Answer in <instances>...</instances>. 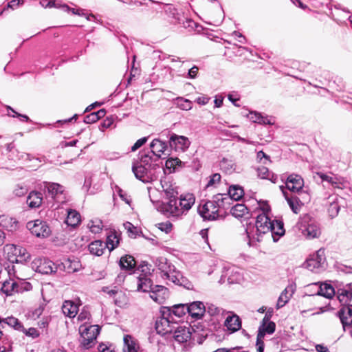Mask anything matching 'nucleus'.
<instances>
[{
    "mask_svg": "<svg viewBox=\"0 0 352 352\" xmlns=\"http://www.w3.org/2000/svg\"><path fill=\"white\" fill-rule=\"evenodd\" d=\"M195 201V198L192 194H183L179 199H172L164 204L163 212L168 217L177 219L186 215Z\"/></svg>",
    "mask_w": 352,
    "mask_h": 352,
    "instance_id": "obj_1",
    "label": "nucleus"
},
{
    "mask_svg": "<svg viewBox=\"0 0 352 352\" xmlns=\"http://www.w3.org/2000/svg\"><path fill=\"white\" fill-rule=\"evenodd\" d=\"M223 194H218L212 201H206L198 208V212L205 220H215L218 217V208L223 207Z\"/></svg>",
    "mask_w": 352,
    "mask_h": 352,
    "instance_id": "obj_2",
    "label": "nucleus"
},
{
    "mask_svg": "<svg viewBox=\"0 0 352 352\" xmlns=\"http://www.w3.org/2000/svg\"><path fill=\"white\" fill-rule=\"evenodd\" d=\"M98 325H81L79 327L80 343L85 349H89L95 344L97 336L100 332Z\"/></svg>",
    "mask_w": 352,
    "mask_h": 352,
    "instance_id": "obj_3",
    "label": "nucleus"
},
{
    "mask_svg": "<svg viewBox=\"0 0 352 352\" xmlns=\"http://www.w3.org/2000/svg\"><path fill=\"white\" fill-rule=\"evenodd\" d=\"M8 254V259L12 263H24L30 258V254L25 248L14 245L6 246Z\"/></svg>",
    "mask_w": 352,
    "mask_h": 352,
    "instance_id": "obj_4",
    "label": "nucleus"
},
{
    "mask_svg": "<svg viewBox=\"0 0 352 352\" xmlns=\"http://www.w3.org/2000/svg\"><path fill=\"white\" fill-rule=\"evenodd\" d=\"M325 260L324 250L320 249L306 260L304 266L311 272H319L324 267Z\"/></svg>",
    "mask_w": 352,
    "mask_h": 352,
    "instance_id": "obj_5",
    "label": "nucleus"
},
{
    "mask_svg": "<svg viewBox=\"0 0 352 352\" xmlns=\"http://www.w3.org/2000/svg\"><path fill=\"white\" fill-rule=\"evenodd\" d=\"M28 229L37 237L45 238L50 235L51 230L45 221L36 219L27 223Z\"/></svg>",
    "mask_w": 352,
    "mask_h": 352,
    "instance_id": "obj_6",
    "label": "nucleus"
},
{
    "mask_svg": "<svg viewBox=\"0 0 352 352\" xmlns=\"http://www.w3.org/2000/svg\"><path fill=\"white\" fill-rule=\"evenodd\" d=\"M58 267L55 266L54 263L48 259L37 258L32 263V268L36 272L43 274H49L56 272Z\"/></svg>",
    "mask_w": 352,
    "mask_h": 352,
    "instance_id": "obj_7",
    "label": "nucleus"
},
{
    "mask_svg": "<svg viewBox=\"0 0 352 352\" xmlns=\"http://www.w3.org/2000/svg\"><path fill=\"white\" fill-rule=\"evenodd\" d=\"M226 279L229 284L237 283L242 279V276L238 268L235 266L224 267L220 281L225 283Z\"/></svg>",
    "mask_w": 352,
    "mask_h": 352,
    "instance_id": "obj_8",
    "label": "nucleus"
},
{
    "mask_svg": "<svg viewBox=\"0 0 352 352\" xmlns=\"http://www.w3.org/2000/svg\"><path fill=\"white\" fill-rule=\"evenodd\" d=\"M132 171L135 177L144 183H148L153 180V170L146 166H144L138 162L134 163L132 166Z\"/></svg>",
    "mask_w": 352,
    "mask_h": 352,
    "instance_id": "obj_9",
    "label": "nucleus"
},
{
    "mask_svg": "<svg viewBox=\"0 0 352 352\" xmlns=\"http://www.w3.org/2000/svg\"><path fill=\"white\" fill-rule=\"evenodd\" d=\"M272 221L265 213H262L257 216L256 221V234L258 236L256 240L259 241V236L270 232L272 228Z\"/></svg>",
    "mask_w": 352,
    "mask_h": 352,
    "instance_id": "obj_10",
    "label": "nucleus"
},
{
    "mask_svg": "<svg viewBox=\"0 0 352 352\" xmlns=\"http://www.w3.org/2000/svg\"><path fill=\"white\" fill-rule=\"evenodd\" d=\"M161 186L168 201L176 199L178 195V188L175 183L169 177H164L160 180Z\"/></svg>",
    "mask_w": 352,
    "mask_h": 352,
    "instance_id": "obj_11",
    "label": "nucleus"
},
{
    "mask_svg": "<svg viewBox=\"0 0 352 352\" xmlns=\"http://www.w3.org/2000/svg\"><path fill=\"white\" fill-rule=\"evenodd\" d=\"M177 324L172 322L169 319L162 317L155 322V329L157 333L166 335L173 332Z\"/></svg>",
    "mask_w": 352,
    "mask_h": 352,
    "instance_id": "obj_12",
    "label": "nucleus"
},
{
    "mask_svg": "<svg viewBox=\"0 0 352 352\" xmlns=\"http://www.w3.org/2000/svg\"><path fill=\"white\" fill-rule=\"evenodd\" d=\"M285 184L290 191L299 192L304 186V180L300 175L292 173L287 177Z\"/></svg>",
    "mask_w": 352,
    "mask_h": 352,
    "instance_id": "obj_13",
    "label": "nucleus"
},
{
    "mask_svg": "<svg viewBox=\"0 0 352 352\" xmlns=\"http://www.w3.org/2000/svg\"><path fill=\"white\" fill-rule=\"evenodd\" d=\"M337 298L343 305H351L350 302L352 300V283L338 289Z\"/></svg>",
    "mask_w": 352,
    "mask_h": 352,
    "instance_id": "obj_14",
    "label": "nucleus"
},
{
    "mask_svg": "<svg viewBox=\"0 0 352 352\" xmlns=\"http://www.w3.org/2000/svg\"><path fill=\"white\" fill-rule=\"evenodd\" d=\"M190 144V142L187 137L175 133L170 137V145L171 147H174L175 150L184 151L189 147Z\"/></svg>",
    "mask_w": 352,
    "mask_h": 352,
    "instance_id": "obj_15",
    "label": "nucleus"
},
{
    "mask_svg": "<svg viewBox=\"0 0 352 352\" xmlns=\"http://www.w3.org/2000/svg\"><path fill=\"white\" fill-rule=\"evenodd\" d=\"M188 314L192 318H201L206 311V307L201 301H195L188 304Z\"/></svg>",
    "mask_w": 352,
    "mask_h": 352,
    "instance_id": "obj_16",
    "label": "nucleus"
},
{
    "mask_svg": "<svg viewBox=\"0 0 352 352\" xmlns=\"http://www.w3.org/2000/svg\"><path fill=\"white\" fill-rule=\"evenodd\" d=\"M158 160L159 159L153 155L149 151H143L140 153V162L138 163L153 170L157 166V164L155 162Z\"/></svg>",
    "mask_w": 352,
    "mask_h": 352,
    "instance_id": "obj_17",
    "label": "nucleus"
},
{
    "mask_svg": "<svg viewBox=\"0 0 352 352\" xmlns=\"http://www.w3.org/2000/svg\"><path fill=\"white\" fill-rule=\"evenodd\" d=\"M150 153L156 158L160 159L162 155H167L166 151L167 150V145L166 142L160 140L159 139H154L151 144Z\"/></svg>",
    "mask_w": 352,
    "mask_h": 352,
    "instance_id": "obj_18",
    "label": "nucleus"
},
{
    "mask_svg": "<svg viewBox=\"0 0 352 352\" xmlns=\"http://www.w3.org/2000/svg\"><path fill=\"white\" fill-rule=\"evenodd\" d=\"M338 314L343 329L345 330L346 327H350L352 324V305L344 306Z\"/></svg>",
    "mask_w": 352,
    "mask_h": 352,
    "instance_id": "obj_19",
    "label": "nucleus"
},
{
    "mask_svg": "<svg viewBox=\"0 0 352 352\" xmlns=\"http://www.w3.org/2000/svg\"><path fill=\"white\" fill-rule=\"evenodd\" d=\"M173 337L179 343L188 342L191 338V331L189 327L179 326L173 331Z\"/></svg>",
    "mask_w": 352,
    "mask_h": 352,
    "instance_id": "obj_20",
    "label": "nucleus"
},
{
    "mask_svg": "<svg viewBox=\"0 0 352 352\" xmlns=\"http://www.w3.org/2000/svg\"><path fill=\"white\" fill-rule=\"evenodd\" d=\"M168 296V290L164 286L156 285L153 287L150 297L157 302L162 303Z\"/></svg>",
    "mask_w": 352,
    "mask_h": 352,
    "instance_id": "obj_21",
    "label": "nucleus"
},
{
    "mask_svg": "<svg viewBox=\"0 0 352 352\" xmlns=\"http://www.w3.org/2000/svg\"><path fill=\"white\" fill-rule=\"evenodd\" d=\"M296 289V286L293 284L289 285L280 294L276 304V308L280 309L284 307L292 296Z\"/></svg>",
    "mask_w": 352,
    "mask_h": 352,
    "instance_id": "obj_22",
    "label": "nucleus"
},
{
    "mask_svg": "<svg viewBox=\"0 0 352 352\" xmlns=\"http://www.w3.org/2000/svg\"><path fill=\"white\" fill-rule=\"evenodd\" d=\"M302 234L308 239L318 238L320 234L318 226L315 223H308L301 226Z\"/></svg>",
    "mask_w": 352,
    "mask_h": 352,
    "instance_id": "obj_23",
    "label": "nucleus"
},
{
    "mask_svg": "<svg viewBox=\"0 0 352 352\" xmlns=\"http://www.w3.org/2000/svg\"><path fill=\"white\" fill-rule=\"evenodd\" d=\"M270 232L272 233L273 241L277 242L279 238L285 234V230L284 223L281 220H274L272 222V228Z\"/></svg>",
    "mask_w": 352,
    "mask_h": 352,
    "instance_id": "obj_24",
    "label": "nucleus"
},
{
    "mask_svg": "<svg viewBox=\"0 0 352 352\" xmlns=\"http://www.w3.org/2000/svg\"><path fill=\"white\" fill-rule=\"evenodd\" d=\"M80 262L78 260L66 258L58 265V268L70 274L77 272L80 268Z\"/></svg>",
    "mask_w": 352,
    "mask_h": 352,
    "instance_id": "obj_25",
    "label": "nucleus"
},
{
    "mask_svg": "<svg viewBox=\"0 0 352 352\" xmlns=\"http://www.w3.org/2000/svg\"><path fill=\"white\" fill-rule=\"evenodd\" d=\"M0 226L8 231L13 232L19 228V221L14 217L7 215L0 216Z\"/></svg>",
    "mask_w": 352,
    "mask_h": 352,
    "instance_id": "obj_26",
    "label": "nucleus"
},
{
    "mask_svg": "<svg viewBox=\"0 0 352 352\" xmlns=\"http://www.w3.org/2000/svg\"><path fill=\"white\" fill-rule=\"evenodd\" d=\"M154 286L147 275H140L138 278V291L151 294Z\"/></svg>",
    "mask_w": 352,
    "mask_h": 352,
    "instance_id": "obj_27",
    "label": "nucleus"
},
{
    "mask_svg": "<svg viewBox=\"0 0 352 352\" xmlns=\"http://www.w3.org/2000/svg\"><path fill=\"white\" fill-rule=\"evenodd\" d=\"M280 189L282 191L285 199L287 201L288 205L289 206L292 210L295 213L298 214L300 211V206L302 204L299 199L298 197L294 196V197H288V194L285 190V187L283 186H280Z\"/></svg>",
    "mask_w": 352,
    "mask_h": 352,
    "instance_id": "obj_28",
    "label": "nucleus"
},
{
    "mask_svg": "<svg viewBox=\"0 0 352 352\" xmlns=\"http://www.w3.org/2000/svg\"><path fill=\"white\" fill-rule=\"evenodd\" d=\"M62 311L65 316L74 318L78 311V305L72 300H65L62 305Z\"/></svg>",
    "mask_w": 352,
    "mask_h": 352,
    "instance_id": "obj_29",
    "label": "nucleus"
},
{
    "mask_svg": "<svg viewBox=\"0 0 352 352\" xmlns=\"http://www.w3.org/2000/svg\"><path fill=\"white\" fill-rule=\"evenodd\" d=\"M225 326L231 332H235L241 327V319L235 314L229 316L225 320Z\"/></svg>",
    "mask_w": 352,
    "mask_h": 352,
    "instance_id": "obj_30",
    "label": "nucleus"
},
{
    "mask_svg": "<svg viewBox=\"0 0 352 352\" xmlns=\"http://www.w3.org/2000/svg\"><path fill=\"white\" fill-rule=\"evenodd\" d=\"M164 278L171 281L175 285H184V282H186V278L182 276L179 271L176 270L175 267Z\"/></svg>",
    "mask_w": 352,
    "mask_h": 352,
    "instance_id": "obj_31",
    "label": "nucleus"
},
{
    "mask_svg": "<svg viewBox=\"0 0 352 352\" xmlns=\"http://www.w3.org/2000/svg\"><path fill=\"white\" fill-rule=\"evenodd\" d=\"M244 195L243 189L239 186H232L229 188L228 196L223 195V201L225 199H232L234 201L239 200Z\"/></svg>",
    "mask_w": 352,
    "mask_h": 352,
    "instance_id": "obj_32",
    "label": "nucleus"
},
{
    "mask_svg": "<svg viewBox=\"0 0 352 352\" xmlns=\"http://www.w3.org/2000/svg\"><path fill=\"white\" fill-rule=\"evenodd\" d=\"M155 265L161 271L162 278H164V276L170 272L171 270H173V267H175L171 263H168V260L164 257L157 258L155 261Z\"/></svg>",
    "mask_w": 352,
    "mask_h": 352,
    "instance_id": "obj_33",
    "label": "nucleus"
},
{
    "mask_svg": "<svg viewBox=\"0 0 352 352\" xmlns=\"http://www.w3.org/2000/svg\"><path fill=\"white\" fill-rule=\"evenodd\" d=\"M42 201V193L36 191L31 192L27 198V204L31 208H38L41 205Z\"/></svg>",
    "mask_w": 352,
    "mask_h": 352,
    "instance_id": "obj_34",
    "label": "nucleus"
},
{
    "mask_svg": "<svg viewBox=\"0 0 352 352\" xmlns=\"http://www.w3.org/2000/svg\"><path fill=\"white\" fill-rule=\"evenodd\" d=\"M120 243V234L113 231H110L107 237L105 247L111 252Z\"/></svg>",
    "mask_w": 352,
    "mask_h": 352,
    "instance_id": "obj_35",
    "label": "nucleus"
},
{
    "mask_svg": "<svg viewBox=\"0 0 352 352\" xmlns=\"http://www.w3.org/2000/svg\"><path fill=\"white\" fill-rule=\"evenodd\" d=\"M5 324L10 326L18 331L23 329V324L17 318L12 316L3 319L0 317V327L3 328Z\"/></svg>",
    "mask_w": 352,
    "mask_h": 352,
    "instance_id": "obj_36",
    "label": "nucleus"
},
{
    "mask_svg": "<svg viewBox=\"0 0 352 352\" xmlns=\"http://www.w3.org/2000/svg\"><path fill=\"white\" fill-rule=\"evenodd\" d=\"M105 245L102 241L96 240L89 245V250L91 254L101 256L105 250Z\"/></svg>",
    "mask_w": 352,
    "mask_h": 352,
    "instance_id": "obj_37",
    "label": "nucleus"
},
{
    "mask_svg": "<svg viewBox=\"0 0 352 352\" xmlns=\"http://www.w3.org/2000/svg\"><path fill=\"white\" fill-rule=\"evenodd\" d=\"M124 352H136L138 348V344L135 339L130 335H126L124 337Z\"/></svg>",
    "mask_w": 352,
    "mask_h": 352,
    "instance_id": "obj_38",
    "label": "nucleus"
},
{
    "mask_svg": "<svg viewBox=\"0 0 352 352\" xmlns=\"http://www.w3.org/2000/svg\"><path fill=\"white\" fill-rule=\"evenodd\" d=\"M335 293V289L331 285L323 283L320 286L317 294L327 298H331Z\"/></svg>",
    "mask_w": 352,
    "mask_h": 352,
    "instance_id": "obj_39",
    "label": "nucleus"
},
{
    "mask_svg": "<svg viewBox=\"0 0 352 352\" xmlns=\"http://www.w3.org/2000/svg\"><path fill=\"white\" fill-rule=\"evenodd\" d=\"M48 193L53 199H55L58 195L63 194L64 187L58 183H47L46 185Z\"/></svg>",
    "mask_w": 352,
    "mask_h": 352,
    "instance_id": "obj_40",
    "label": "nucleus"
},
{
    "mask_svg": "<svg viewBox=\"0 0 352 352\" xmlns=\"http://www.w3.org/2000/svg\"><path fill=\"white\" fill-rule=\"evenodd\" d=\"M230 212L232 216L236 218H241L248 213V209L243 204H236L232 207Z\"/></svg>",
    "mask_w": 352,
    "mask_h": 352,
    "instance_id": "obj_41",
    "label": "nucleus"
},
{
    "mask_svg": "<svg viewBox=\"0 0 352 352\" xmlns=\"http://www.w3.org/2000/svg\"><path fill=\"white\" fill-rule=\"evenodd\" d=\"M135 261L132 256L125 255L120 260V266L123 270H132L135 266Z\"/></svg>",
    "mask_w": 352,
    "mask_h": 352,
    "instance_id": "obj_42",
    "label": "nucleus"
},
{
    "mask_svg": "<svg viewBox=\"0 0 352 352\" xmlns=\"http://www.w3.org/2000/svg\"><path fill=\"white\" fill-rule=\"evenodd\" d=\"M45 7L48 8H58L62 9L65 12L71 11L74 14L82 15L81 13L82 10H75L74 8H70L66 4H60L57 3L55 1H50L45 6Z\"/></svg>",
    "mask_w": 352,
    "mask_h": 352,
    "instance_id": "obj_43",
    "label": "nucleus"
},
{
    "mask_svg": "<svg viewBox=\"0 0 352 352\" xmlns=\"http://www.w3.org/2000/svg\"><path fill=\"white\" fill-rule=\"evenodd\" d=\"M80 221V214L75 210H69L67 212L66 223L72 227L77 226Z\"/></svg>",
    "mask_w": 352,
    "mask_h": 352,
    "instance_id": "obj_44",
    "label": "nucleus"
},
{
    "mask_svg": "<svg viewBox=\"0 0 352 352\" xmlns=\"http://www.w3.org/2000/svg\"><path fill=\"white\" fill-rule=\"evenodd\" d=\"M169 311L179 318L182 317L186 313H188V304L175 305L169 308Z\"/></svg>",
    "mask_w": 352,
    "mask_h": 352,
    "instance_id": "obj_45",
    "label": "nucleus"
},
{
    "mask_svg": "<svg viewBox=\"0 0 352 352\" xmlns=\"http://www.w3.org/2000/svg\"><path fill=\"white\" fill-rule=\"evenodd\" d=\"M250 119L254 122L262 124H272L270 120L267 117H264L258 112L252 111L250 113Z\"/></svg>",
    "mask_w": 352,
    "mask_h": 352,
    "instance_id": "obj_46",
    "label": "nucleus"
},
{
    "mask_svg": "<svg viewBox=\"0 0 352 352\" xmlns=\"http://www.w3.org/2000/svg\"><path fill=\"white\" fill-rule=\"evenodd\" d=\"M276 329V324L274 322H270L266 324H261L258 327V334L259 336L261 333L263 338L266 333L272 334Z\"/></svg>",
    "mask_w": 352,
    "mask_h": 352,
    "instance_id": "obj_47",
    "label": "nucleus"
},
{
    "mask_svg": "<svg viewBox=\"0 0 352 352\" xmlns=\"http://www.w3.org/2000/svg\"><path fill=\"white\" fill-rule=\"evenodd\" d=\"M318 175L322 181H326L330 183L335 188H342V187L340 186L342 184V182L337 177H331L321 173H318Z\"/></svg>",
    "mask_w": 352,
    "mask_h": 352,
    "instance_id": "obj_48",
    "label": "nucleus"
},
{
    "mask_svg": "<svg viewBox=\"0 0 352 352\" xmlns=\"http://www.w3.org/2000/svg\"><path fill=\"white\" fill-rule=\"evenodd\" d=\"M182 161L178 158H170L166 162V168L170 170V172H175L177 167L182 166Z\"/></svg>",
    "mask_w": 352,
    "mask_h": 352,
    "instance_id": "obj_49",
    "label": "nucleus"
},
{
    "mask_svg": "<svg viewBox=\"0 0 352 352\" xmlns=\"http://www.w3.org/2000/svg\"><path fill=\"white\" fill-rule=\"evenodd\" d=\"M220 166L221 169L224 170L226 172L228 173L233 172V170H234V163L231 160L227 159H223L220 162Z\"/></svg>",
    "mask_w": 352,
    "mask_h": 352,
    "instance_id": "obj_50",
    "label": "nucleus"
},
{
    "mask_svg": "<svg viewBox=\"0 0 352 352\" xmlns=\"http://www.w3.org/2000/svg\"><path fill=\"white\" fill-rule=\"evenodd\" d=\"M88 227L93 233H98L102 230V223L99 219L95 221H91L88 223Z\"/></svg>",
    "mask_w": 352,
    "mask_h": 352,
    "instance_id": "obj_51",
    "label": "nucleus"
},
{
    "mask_svg": "<svg viewBox=\"0 0 352 352\" xmlns=\"http://www.w3.org/2000/svg\"><path fill=\"white\" fill-rule=\"evenodd\" d=\"M45 306L46 303L45 302V301L40 302L38 306L32 311L31 317L33 319L38 318L43 314Z\"/></svg>",
    "mask_w": 352,
    "mask_h": 352,
    "instance_id": "obj_52",
    "label": "nucleus"
},
{
    "mask_svg": "<svg viewBox=\"0 0 352 352\" xmlns=\"http://www.w3.org/2000/svg\"><path fill=\"white\" fill-rule=\"evenodd\" d=\"M22 329H21L20 331H22L23 333H24L27 336L31 337L32 338H36L39 336V332L36 328L31 327V328L26 329L23 326Z\"/></svg>",
    "mask_w": 352,
    "mask_h": 352,
    "instance_id": "obj_53",
    "label": "nucleus"
},
{
    "mask_svg": "<svg viewBox=\"0 0 352 352\" xmlns=\"http://www.w3.org/2000/svg\"><path fill=\"white\" fill-rule=\"evenodd\" d=\"M257 175L261 179H267L270 178V175L271 173L269 171V169L265 166L258 167L256 169Z\"/></svg>",
    "mask_w": 352,
    "mask_h": 352,
    "instance_id": "obj_54",
    "label": "nucleus"
},
{
    "mask_svg": "<svg viewBox=\"0 0 352 352\" xmlns=\"http://www.w3.org/2000/svg\"><path fill=\"white\" fill-rule=\"evenodd\" d=\"M340 206L336 202H333L330 204L328 208V212L331 218L336 217L339 212Z\"/></svg>",
    "mask_w": 352,
    "mask_h": 352,
    "instance_id": "obj_55",
    "label": "nucleus"
},
{
    "mask_svg": "<svg viewBox=\"0 0 352 352\" xmlns=\"http://www.w3.org/2000/svg\"><path fill=\"white\" fill-rule=\"evenodd\" d=\"M125 229L128 231L131 237H135L138 234V229L131 223L126 222L124 223Z\"/></svg>",
    "mask_w": 352,
    "mask_h": 352,
    "instance_id": "obj_56",
    "label": "nucleus"
},
{
    "mask_svg": "<svg viewBox=\"0 0 352 352\" xmlns=\"http://www.w3.org/2000/svg\"><path fill=\"white\" fill-rule=\"evenodd\" d=\"M221 175L219 173H214L210 177V179L206 184V188H210L211 186H214L216 184H218L220 182Z\"/></svg>",
    "mask_w": 352,
    "mask_h": 352,
    "instance_id": "obj_57",
    "label": "nucleus"
},
{
    "mask_svg": "<svg viewBox=\"0 0 352 352\" xmlns=\"http://www.w3.org/2000/svg\"><path fill=\"white\" fill-rule=\"evenodd\" d=\"M263 335L261 333L259 336H257L256 338V346L258 352H263L264 351V342H263Z\"/></svg>",
    "mask_w": 352,
    "mask_h": 352,
    "instance_id": "obj_58",
    "label": "nucleus"
},
{
    "mask_svg": "<svg viewBox=\"0 0 352 352\" xmlns=\"http://www.w3.org/2000/svg\"><path fill=\"white\" fill-rule=\"evenodd\" d=\"M148 138L144 137L136 141V142L131 147V151L134 152L140 148L142 145H144L147 142Z\"/></svg>",
    "mask_w": 352,
    "mask_h": 352,
    "instance_id": "obj_59",
    "label": "nucleus"
},
{
    "mask_svg": "<svg viewBox=\"0 0 352 352\" xmlns=\"http://www.w3.org/2000/svg\"><path fill=\"white\" fill-rule=\"evenodd\" d=\"M210 316H215L219 314L220 309L214 305H209L206 307V311Z\"/></svg>",
    "mask_w": 352,
    "mask_h": 352,
    "instance_id": "obj_60",
    "label": "nucleus"
},
{
    "mask_svg": "<svg viewBox=\"0 0 352 352\" xmlns=\"http://www.w3.org/2000/svg\"><path fill=\"white\" fill-rule=\"evenodd\" d=\"M165 12L169 14V16H172L174 19H177V12L175 8L172 5H168L166 6V8L165 9Z\"/></svg>",
    "mask_w": 352,
    "mask_h": 352,
    "instance_id": "obj_61",
    "label": "nucleus"
},
{
    "mask_svg": "<svg viewBox=\"0 0 352 352\" xmlns=\"http://www.w3.org/2000/svg\"><path fill=\"white\" fill-rule=\"evenodd\" d=\"M8 109L10 110L12 113H14V115H12V117H17V118H19L20 120L22 121V122H28L30 120V118H28V116H27L26 115H23V114H21V113H19L17 112H16L12 107H10V106H8Z\"/></svg>",
    "mask_w": 352,
    "mask_h": 352,
    "instance_id": "obj_62",
    "label": "nucleus"
},
{
    "mask_svg": "<svg viewBox=\"0 0 352 352\" xmlns=\"http://www.w3.org/2000/svg\"><path fill=\"white\" fill-rule=\"evenodd\" d=\"M158 228L162 231H164L166 233H168L170 232V230L172 229V224L168 221H167L166 223H159Z\"/></svg>",
    "mask_w": 352,
    "mask_h": 352,
    "instance_id": "obj_63",
    "label": "nucleus"
},
{
    "mask_svg": "<svg viewBox=\"0 0 352 352\" xmlns=\"http://www.w3.org/2000/svg\"><path fill=\"white\" fill-rule=\"evenodd\" d=\"M98 120L94 113H91L85 117L84 122L87 124H91L97 122Z\"/></svg>",
    "mask_w": 352,
    "mask_h": 352,
    "instance_id": "obj_64",
    "label": "nucleus"
}]
</instances>
